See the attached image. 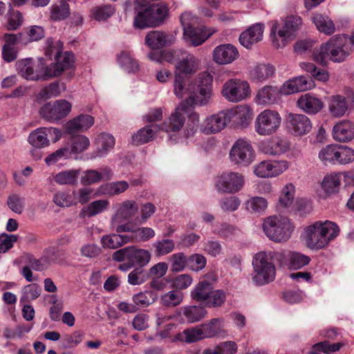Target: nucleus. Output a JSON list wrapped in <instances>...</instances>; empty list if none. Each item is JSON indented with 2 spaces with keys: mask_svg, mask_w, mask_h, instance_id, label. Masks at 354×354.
<instances>
[{
  "mask_svg": "<svg viewBox=\"0 0 354 354\" xmlns=\"http://www.w3.org/2000/svg\"><path fill=\"white\" fill-rule=\"evenodd\" d=\"M173 88L175 96L185 98L181 102H186L189 107L207 105L212 95V78L206 73L192 80L181 74H174Z\"/></svg>",
  "mask_w": 354,
  "mask_h": 354,
  "instance_id": "1",
  "label": "nucleus"
},
{
  "mask_svg": "<svg viewBox=\"0 0 354 354\" xmlns=\"http://www.w3.org/2000/svg\"><path fill=\"white\" fill-rule=\"evenodd\" d=\"M338 225L330 221H317L305 227L303 238L306 246L314 250L324 249L337 237Z\"/></svg>",
  "mask_w": 354,
  "mask_h": 354,
  "instance_id": "2",
  "label": "nucleus"
},
{
  "mask_svg": "<svg viewBox=\"0 0 354 354\" xmlns=\"http://www.w3.org/2000/svg\"><path fill=\"white\" fill-rule=\"evenodd\" d=\"M303 24L302 19L298 15H288L281 18V22H271L270 37L274 48L280 49L293 41Z\"/></svg>",
  "mask_w": 354,
  "mask_h": 354,
  "instance_id": "3",
  "label": "nucleus"
},
{
  "mask_svg": "<svg viewBox=\"0 0 354 354\" xmlns=\"http://www.w3.org/2000/svg\"><path fill=\"white\" fill-rule=\"evenodd\" d=\"M351 50L348 37L338 35L331 37L326 43L313 50L314 60L321 64H326L328 59L333 62H342L345 60Z\"/></svg>",
  "mask_w": 354,
  "mask_h": 354,
  "instance_id": "4",
  "label": "nucleus"
},
{
  "mask_svg": "<svg viewBox=\"0 0 354 354\" xmlns=\"http://www.w3.org/2000/svg\"><path fill=\"white\" fill-rule=\"evenodd\" d=\"M138 210L139 205L134 200H125L118 203L110 219L111 228L118 233L132 231L131 225Z\"/></svg>",
  "mask_w": 354,
  "mask_h": 354,
  "instance_id": "5",
  "label": "nucleus"
},
{
  "mask_svg": "<svg viewBox=\"0 0 354 354\" xmlns=\"http://www.w3.org/2000/svg\"><path fill=\"white\" fill-rule=\"evenodd\" d=\"M16 66L19 75L26 80L31 81L59 76L63 67L59 66L53 69L52 67L46 66L44 58L39 59V64L36 68H35L33 60L31 58L19 60Z\"/></svg>",
  "mask_w": 354,
  "mask_h": 354,
  "instance_id": "6",
  "label": "nucleus"
},
{
  "mask_svg": "<svg viewBox=\"0 0 354 354\" xmlns=\"http://www.w3.org/2000/svg\"><path fill=\"white\" fill-rule=\"evenodd\" d=\"M294 229L291 221L284 216H270L266 218L262 223L265 235L275 243L287 241L291 237Z\"/></svg>",
  "mask_w": 354,
  "mask_h": 354,
  "instance_id": "7",
  "label": "nucleus"
},
{
  "mask_svg": "<svg viewBox=\"0 0 354 354\" xmlns=\"http://www.w3.org/2000/svg\"><path fill=\"white\" fill-rule=\"evenodd\" d=\"M273 258L274 254L271 252L261 251L254 255L252 281L256 285L263 286L275 279L276 268Z\"/></svg>",
  "mask_w": 354,
  "mask_h": 354,
  "instance_id": "8",
  "label": "nucleus"
},
{
  "mask_svg": "<svg viewBox=\"0 0 354 354\" xmlns=\"http://www.w3.org/2000/svg\"><path fill=\"white\" fill-rule=\"evenodd\" d=\"M189 108L186 106V102H180L168 119L160 126V130L169 133L168 140L170 144L174 145L183 141L180 131L185 125Z\"/></svg>",
  "mask_w": 354,
  "mask_h": 354,
  "instance_id": "9",
  "label": "nucleus"
},
{
  "mask_svg": "<svg viewBox=\"0 0 354 354\" xmlns=\"http://www.w3.org/2000/svg\"><path fill=\"white\" fill-rule=\"evenodd\" d=\"M281 117L275 110L267 109L260 112L254 122L255 132L260 136H270L279 129Z\"/></svg>",
  "mask_w": 354,
  "mask_h": 354,
  "instance_id": "10",
  "label": "nucleus"
},
{
  "mask_svg": "<svg viewBox=\"0 0 354 354\" xmlns=\"http://www.w3.org/2000/svg\"><path fill=\"white\" fill-rule=\"evenodd\" d=\"M221 93L227 101L238 103L248 100L251 96L252 89L248 81L232 78L223 84Z\"/></svg>",
  "mask_w": 354,
  "mask_h": 354,
  "instance_id": "11",
  "label": "nucleus"
},
{
  "mask_svg": "<svg viewBox=\"0 0 354 354\" xmlns=\"http://www.w3.org/2000/svg\"><path fill=\"white\" fill-rule=\"evenodd\" d=\"M230 161L238 167H248L254 160L256 154L251 142L243 138L238 139L229 153Z\"/></svg>",
  "mask_w": 354,
  "mask_h": 354,
  "instance_id": "12",
  "label": "nucleus"
},
{
  "mask_svg": "<svg viewBox=\"0 0 354 354\" xmlns=\"http://www.w3.org/2000/svg\"><path fill=\"white\" fill-rule=\"evenodd\" d=\"M245 184V176L242 174L228 171L217 176L215 187L219 193L234 194L241 191Z\"/></svg>",
  "mask_w": 354,
  "mask_h": 354,
  "instance_id": "13",
  "label": "nucleus"
},
{
  "mask_svg": "<svg viewBox=\"0 0 354 354\" xmlns=\"http://www.w3.org/2000/svg\"><path fill=\"white\" fill-rule=\"evenodd\" d=\"M290 165L286 160H265L254 166L253 173L261 178H274L286 171Z\"/></svg>",
  "mask_w": 354,
  "mask_h": 354,
  "instance_id": "14",
  "label": "nucleus"
},
{
  "mask_svg": "<svg viewBox=\"0 0 354 354\" xmlns=\"http://www.w3.org/2000/svg\"><path fill=\"white\" fill-rule=\"evenodd\" d=\"M229 126L245 129L248 128L253 118V110L248 104L236 105L225 109Z\"/></svg>",
  "mask_w": 354,
  "mask_h": 354,
  "instance_id": "15",
  "label": "nucleus"
},
{
  "mask_svg": "<svg viewBox=\"0 0 354 354\" xmlns=\"http://www.w3.org/2000/svg\"><path fill=\"white\" fill-rule=\"evenodd\" d=\"M287 128L295 137H301L310 132L313 124L310 119L302 113H289L286 116Z\"/></svg>",
  "mask_w": 354,
  "mask_h": 354,
  "instance_id": "16",
  "label": "nucleus"
},
{
  "mask_svg": "<svg viewBox=\"0 0 354 354\" xmlns=\"http://www.w3.org/2000/svg\"><path fill=\"white\" fill-rule=\"evenodd\" d=\"M39 115L50 122H57L66 116V100H57L44 104L39 110Z\"/></svg>",
  "mask_w": 354,
  "mask_h": 354,
  "instance_id": "17",
  "label": "nucleus"
},
{
  "mask_svg": "<svg viewBox=\"0 0 354 354\" xmlns=\"http://www.w3.org/2000/svg\"><path fill=\"white\" fill-rule=\"evenodd\" d=\"M229 126L224 110L207 116L199 126L201 133L205 135L216 134Z\"/></svg>",
  "mask_w": 354,
  "mask_h": 354,
  "instance_id": "18",
  "label": "nucleus"
},
{
  "mask_svg": "<svg viewBox=\"0 0 354 354\" xmlns=\"http://www.w3.org/2000/svg\"><path fill=\"white\" fill-rule=\"evenodd\" d=\"M95 143L97 145L96 149L86 153L84 160H92L107 156L114 148L115 140L111 133L103 132L97 136Z\"/></svg>",
  "mask_w": 354,
  "mask_h": 354,
  "instance_id": "19",
  "label": "nucleus"
},
{
  "mask_svg": "<svg viewBox=\"0 0 354 354\" xmlns=\"http://www.w3.org/2000/svg\"><path fill=\"white\" fill-rule=\"evenodd\" d=\"M213 62L219 66L232 64L240 56L236 46L232 44H222L216 46L212 53Z\"/></svg>",
  "mask_w": 354,
  "mask_h": 354,
  "instance_id": "20",
  "label": "nucleus"
},
{
  "mask_svg": "<svg viewBox=\"0 0 354 354\" xmlns=\"http://www.w3.org/2000/svg\"><path fill=\"white\" fill-rule=\"evenodd\" d=\"M290 149L289 142L281 136H272L263 140L259 144V149L264 154L271 156H279Z\"/></svg>",
  "mask_w": 354,
  "mask_h": 354,
  "instance_id": "21",
  "label": "nucleus"
},
{
  "mask_svg": "<svg viewBox=\"0 0 354 354\" xmlns=\"http://www.w3.org/2000/svg\"><path fill=\"white\" fill-rule=\"evenodd\" d=\"M315 86V84L311 79L301 75L286 81L279 89L281 95H288L310 90Z\"/></svg>",
  "mask_w": 354,
  "mask_h": 354,
  "instance_id": "22",
  "label": "nucleus"
},
{
  "mask_svg": "<svg viewBox=\"0 0 354 354\" xmlns=\"http://www.w3.org/2000/svg\"><path fill=\"white\" fill-rule=\"evenodd\" d=\"M296 104L301 111L310 115L317 114L324 107L322 100L313 93L302 94L297 99Z\"/></svg>",
  "mask_w": 354,
  "mask_h": 354,
  "instance_id": "23",
  "label": "nucleus"
},
{
  "mask_svg": "<svg viewBox=\"0 0 354 354\" xmlns=\"http://www.w3.org/2000/svg\"><path fill=\"white\" fill-rule=\"evenodd\" d=\"M64 43L59 40L48 39L46 42L45 54L46 56H54L55 62L49 66L53 69L57 66H63L62 73L66 68V53L63 51Z\"/></svg>",
  "mask_w": 354,
  "mask_h": 354,
  "instance_id": "24",
  "label": "nucleus"
},
{
  "mask_svg": "<svg viewBox=\"0 0 354 354\" xmlns=\"http://www.w3.org/2000/svg\"><path fill=\"white\" fill-rule=\"evenodd\" d=\"M175 41L176 37L171 33L153 30L146 35L145 44L151 50H157L171 46Z\"/></svg>",
  "mask_w": 354,
  "mask_h": 354,
  "instance_id": "25",
  "label": "nucleus"
},
{
  "mask_svg": "<svg viewBox=\"0 0 354 354\" xmlns=\"http://www.w3.org/2000/svg\"><path fill=\"white\" fill-rule=\"evenodd\" d=\"M216 32V30L214 28L206 26L192 27L183 32V37L189 44L198 46L203 44Z\"/></svg>",
  "mask_w": 354,
  "mask_h": 354,
  "instance_id": "26",
  "label": "nucleus"
},
{
  "mask_svg": "<svg viewBox=\"0 0 354 354\" xmlns=\"http://www.w3.org/2000/svg\"><path fill=\"white\" fill-rule=\"evenodd\" d=\"M264 28L265 26L262 23L251 26L240 35L239 38L240 44L247 49H251L262 40Z\"/></svg>",
  "mask_w": 354,
  "mask_h": 354,
  "instance_id": "27",
  "label": "nucleus"
},
{
  "mask_svg": "<svg viewBox=\"0 0 354 354\" xmlns=\"http://www.w3.org/2000/svg\"><path fill=\"white\" fill-rule=\"evenodd\" d=\"M350 102L344 95H332L327 100L328 111L330 116L340 118L345 116L349 109Z\"/></svg>",
  "mask_w": 354,
  "mask_h": 354,
  "instance_id": "28",
  "label": "nucleus"
},
{
  "mask_svg": "<svg viewBox=\"0 0 354 354\" xmlns=\"http://www.w3.org/2000/svg\"><path fill=\"white\" fill-rule=\"evenodd\" d=\"M281 97L278 87L267 85L257 92L254 101L259 105H271L277 103Z\"/></svg>",
  "mask_w": 354,
  "mask_h": 354,
  "instance_id": "29",
  "label": "nucleus"
},
{
  "mask_svg": "<svg viewBox=\"0 0 354 354\" xmlns=\"http://www.w3.org/2000/svg\"><path fill=\"white\" fill-rule=\"evenodd\" d=\"M333 137L342 142L351 141L354 138V122L348 120L339 121L333 126Z\"/></svg>",
  "mask_w": 354,
  "mask_h": 354,
  "instance_id": "30",
  "label": "nucleus"
},
{
  "mask_svg": "<svg viewBox=\"0 0 354 354\" xmlns=\"http://www.w3.org/2000/svg\"><path fill=\"white\" fill-rule=\"evenodd\" d=\"M199 59L192 54H186L175 64L174 74H181L187 77L196 73L200 67Z\"/></svg>",
  "mask_w": 354,
  "mask_h": 354,
  "instance_id": "31",
  "label": "nucleus"
},
{
  "mask_svg": "<svg viewBox=\"0 0 354 354\" xmlns=\"http://www.w3.org/2000/svg\"><path fill=\"white\" fill-rule=\"evenodd\" d=\"M347 176L346 173H331L326 175L322 180L321 187L326 196L337 193L339 190L341 182Z\"/></svg>",
  "mask_w": 354,
  "mask_h": 354,
  "instance_id": "32",
  "label": "nucleus"
},
{
  "mask_svg": "<svg viewBox=\"0 0 354 354\" xmlns=\"http://www.w3.org/2000/svg\"><path fill=\"white\" fill-rule=\"evenodd\" d=\"M276 255L279 258H283L284 264L292 270L301 269L308 265L310 261V257L297 252H289L286 254L277 253Z\"/></svg>",
  "mask_w": 354,
  "mask_h": 354,
  "instance_id": "33",
  "label": "nucleus"
},
{
  "mask_svg": "<svg viewBox=\"0 0 354 354\" xmlns=\"http://www.w3.org/2000/svg\"><path fill=\"white\" fill-rule=\"evenodd\" d=\"M95 123L94 118L88 114H80L68 121V135L75 132H84Z\"/></svg>",
  "mask_w": 354,
  "mask_h": 354,
  "instance_id": "34",
  "label": "nucleus"
},
{
  "mask_svg": "<svg viewBox=\"0 0 354 354\" xmlns=\"http://www.w3.org/2000/svg\"><path fill=\"white\" fill-rule=\"evenodd\" d=\"M133 26L138 29L153 27L147 6L140 4L136 5L135 7Z\"/></svg>",
  "mask_w": 354,
  "mask_h": 354,
  "instance_id": "35",
  "label": "nucleus"
},
{
  "mask_svg": "<svg viewBox=\"0 0 354 354\" xmlns=\"http://www.w3.org/2000/svg\"><path fill=\"white\" fill-rule=\"evenodd\" d=\"M160 130L159 125H147L132 136V142L135 145H142L148 142L155 138L156 133Z\"/></svg>",
  "mask_w": 354,
  "mask_h": 354,
  "instance_id": "36",
  "label": "nucleus"
},
{
  "mask_svg": "<svg viewBox=\"0 0 354 354\" xmlns=\"http://www.w3.org/2000/svg\"><path fill=\"white\" fill-rule=\"evenodd\" d=\"M129 187V183L125 180L113 181L102 185L98 192L102 195L113 196L125 192Z\"/></svg>",
  "mask_w": 354,
  "mask_h": 354,
  "instance_id": "37",
  "label": "nucleus"
},
{
  "mask_svg": "<svg viewBox=\"0 0 354 354\" xmlns=\"http://www.w3.org/2000/svg\"><path fill=\"white\" fill-rule=\"evenodd\" d=\"M48 137V128L39 127L30 132L28 137V142L32 147L45 148L50 145Z\"/></svg>",
  "mask_w": 354,
  "mask_h": 354,
  "instance_id": "38",
  "label": "nucleus"
},
{
  "mask_svg": "<svg viewBox=\"0 0 354 354\" xmlns=\"http://www.w3.org/2000/svg\"><path fill=\"white\" fill-rule=\"evenodd\" d=\"M247 212L252 214H263L268 207V200L263 196H251L244 203Z\"/></svg>",
  "mask_w": 354,
  "mask_h": 354,
  "instance_id": "39",
  "label": "nucleus"
},
{
  "mask_svg": "<svg viewBox=\"0 0 354 354\" xmlns=\"http://www.w3.org/2000/svg\"><path fill=\"white\" fill-rule=\"evenodd\" d=\"M295 185L292 183H286L279 192L278 205L283 208L291 207L295 201Z\"/></svg>",
  "mask_w": 354,
  "mask_h": 354,
  "instance_id": "40",
  "label": "nucleus"
},
{
  "mask_svg": "<svg viewBox=\"0 0 354 354\" xmlns=\"http://www.w3.org/2000/svg\"><path fill=\"white\" fill-rule=\"evenodd\" d=\"M213 285L207 280L198 282L190 292L191 298L196 301L205 303L208 298Z\"/></svg>",
  "mask_w": 354,
  "mask_h": 354,
  "instance_id": "41",
  "label": "nucleus"
},
{
  "mask_svg": "<svg viewBox=\"0 0 354 354\" xmlns=\"http://www.w3.org/2000/svg\"><path fill=\"white\" fill-rule=\"evenodd\" d=\"M90 140L83 134H75L68 138V145L70 147V153L80 154L88 149L90 146Z\"/></svg>",
  "mask_w": 354,
  "mask_h": 354,
  "instance_id": "42",
  "label": "nucleus"
},
{
  "mask_svg": "<svg viewBox=\"0 0 354 354\" xmlns=\"http://www.w3.org/2000/svg\"><path fill=\"white\" fill-rule=\"evenodd\" d=\"M312 20L317 29L322 33L329 35L335 30L333 21L326 15L316 13Z\"/></svg>",
  "mask_w": 354,
  "mask_h": 354,
  "instance_id": "43",
  "label": "nucleus"
},
{
  "mask_svg": "<svg viewBox=\"0 0 354 354\" xmlns=\"http://www.w3.org/2000/svg\"><path fill=\"white\" fill-rule=\"evenodd\" d=\"M189 323L199 322L207 315L206 309L201 306H187L180 309Z\"/></svg>",
  "mask_w": 354,
  "mask_h": 354,
  "instance_id": "44",
  "label": "nucleus"
},
{
  "mask_svg": "<svg viewBox=\"0 0 354 354\" xmlns=\"http://www.w3.org/2000/svg\"><path fill=\"white\" fill-rule=\"evenodd\" d=\"M344 346L343 343H330L328 341H322L315 344L307 354H332L340 350Z\"/></svg>",
  "mask_w": 354,
  "mask_h": 354,
  "instance_id": "45",
  "label": "nucleus"
},
{
  "mask_svg": "<svg viewBox=\"0 0 354 354\" xmlns=\"http://www.w3.org/2000/svg\"><path fill=\"white\" fill-rule=\"evenodd\" d=\"M203 335L200 326L192 327L184 330L181 333L176 334L174 338L175 342H184L186 343H193L203 339Z\"/></svg>",
  "mask_w": 354,
  "mask_h": 354,
  "instance_id": "46",
  "label": "nucleus"
},
{
  "mask_svg": "<svg viewBox=\"0 0 354 354\" xmlns=\"http://www.w3.org/2000/svg\"><path fill=\"white\" fill-rule=\"evenodd\" d=\"M129 241V236L121 235L119 234H111L103 236L101 238V244L102 247L109 249L118 248Z\"/></svg>",
  "mask_w": 354,
  "mask_h": 354,
  "instance_id": "47",
  "label": "nucleus"
},
{
  "mask_svg": "<svg viewBox=\"0 0 354 354\" xmlns=\"http://www.w3.org/2000/svg\"><path fill=\"white\" fill-rule=\"evenodd\" d=\"M110 203L106 199H100L91 202L82 209V214L85 216L92 217L101 214L109 207Z\"/></svg>",
  "mask_w": 354,
  "mask_h": 354,
  "instance_id": "48",
  "label": "nucleus"
},
{
  "mask_svg": "<svg viewBox=\"0 0 354 354\" xmlns=\"http://www.w3.org/2000/svg\"><path fill=\"white\" fill-rule=\"evenodd\" d=\"M117 60L120 67L128 73H134L138 70V63L129 51H122L118 55Z\"/></svg>",
  "mask_w": 354,
  "mask_h": 354,
  "instance_id": "49",
  "label": "nucleus"
},
{
  "mask_svg": "<svg viewBox=\"0 0 354 354\" xmlns=\"http://www.w3.org/2000/svg\"><path fill=\"white\" fill-rule=\"evenodd\" d=\"M158 299L157 294L153 290H145L134 294L132 301L136 307H147L153 304Z\"/></svg>",
  "mask_w": 354,
  "mask_h": 354,
  "instance_id": "50",
  "label": "nucleus"
},
{
  "mask_svg": "<svg viewBox=\"0 0 354 354\" xmlns=\"http://www.w3.org/2000/svg\"><path fill=\"white\" fill-rule=\"evenodd\" d=\"M222 323L221 319L214 318L208 322L200 325L203 339L216 336L222 329Z\"/></svg>",
  "mask_w": 354,
  "mask_h": 354,
  "instance_id": "51",
  "label": "nucleus"
},
{
  "mask_svg": "<svg viewBox=\"0 0 354 354\" xmlns=\"http://www.w3.org/2000/svg\"><path fill=\"white\" fill-rule=\"evenodd\" d=\"M238 346L234 341H225L218 344L213 349L207 348L203 354H236Z\"/></svg>",
  "mask_w": 354,
  "mask_h": 354,
  "instance_id": "52",
  "label": "nucleus"
},
{
  "mask_svg": "<svg viewBox=\"0 0 354 354\" xmlns=\"http://www.w3.org/2000/svg\"><path fill=\"white\" fill-rule=\"evenodd\" d=\"M274 69L268 64H260L256 66L251 71V77L256 81L263 82L272 76Z\"/></svg>",
  "mask_w": 354,
  "mask_h": 354,
  "instance_id": "53",
  "label": "nucleus"
},
{
  "mask_svg": "<svg viewBox=\"0 0 354 354\" xmlns=\"http://www.w3.org/2000/svg\"><path fill=\"white\" fill-rule=\"evenodd\" d=\"M62 93L59 83L53 82L44 87L36 95V100L38 102L46 101L48 99L57 97Z\"/></svg>",
  "mask_w": 354,
  "mask_h": 354,
  "instance_id": "54",
  "label": "nucleus"
},
{
  "mask_svg": "<svg viewBox=\"0 0 354 354\" xmlns=\"http://www.w3.org/2000/svg\"><path fill=\"white\" fill-rule=\"evenodd\" d=\"M227 295L222 289H214V286L204 304L209 308H218L225 304Z\"/></svg>",
  "mask_w": 354,
  "mask_h": 354,
  "instance_id": "55",
  "label": "nucleus"
},
{
  "mask_svg": "<svg viewBox=\"0 0 354 354\" xmlns=\"http://www.w3.org/2000/svg\"><path fill=\"white\" fill-rule=\"evenodd\" d=\"M152 20L153 26H159L165 19L168 14V8L165 5H151L147 6Z\"/></svg>",
  "mask_w": 354,
  "mask_h": 354,
  "instance_id": "56",
  "label": "nucleus"
},
{
  "mask_svg": "<svg viewBox=\"0 0 354 354\" xmlns=\"http://www.w3.org/2000/svg\"><path fill=\"white\" fill-rule=\"evenodd\" d=\"M137 225H139V224L138 223H135V221L133 220V223L131 225L132 231L127 232L133 234V236L137 241L145 242L155 236V231L151 227H137Z\"/></svg>",
  "mask_w": 354,
  "mask_h": 354,
  "instance_id": "57",
  "label": "nucleus"
},
{
  "mask_svg": "<svg viewBox=\"0 0 354 354\" xmlns=\"http://www.w3.org/2000/svg\"><path fill=\"white\" fill-rule=\"evenodd\" d=\"M183 301V294L175 290H171L161 295L160 302L166 307H176Z\"/></svg>",
  "mask_w": 354,
  "mask_h": 354,
  "instance_id": "58",
  "label": "nucleus"
},
{
  "mask_svg": "<svg viewBox=\"0 0 354 354\" xmlns=\"http://www.w3.org/2000/svg\"><path fill=\"white\" fill-rule=\"evenodd\" d=\"M115 7L110 4L99 6L91 10L92 17L98 21H105L115 13Z\"/></svg>",
  "mask_w": 354,
  "mask_h": 354,
  "instance_id": "59",
  "label": "nucleus"
},
{
  "mask_svg": "<svg viewBox=\"0 0 354 354\" xmlns=\"http://www.w3.org/2000/svg\"><path fill=\"white\" fill-rule=\"evenodd\" d=\"M338 145H329L322 149L319 153V158L324 163L337 164Z\"/></svg>",
  "mask_w": 354,
  "mask_h": 354,
  "instance_id": "60",
  "label": "nucleus"
},
{
  "mask_svg": "<svg viewBox=\"0 0 354 354\" xmlns=\"http://www.w3.org/2000/svg\"><path fill=\"white\" fill-rule=\"evenodd\" d=\"M25 198L19 194L12 193L8 196L6 204L13 212L21 214L25 207Z\"/></svg>",
  "mask_w": 354,
  "mask_h": 354,
  "instance_id": "61",
  "label": "nucleus"
},
{
  "mask_svg": "<svg viewBox=\"0 0 354 354\" xmlns=\"http://www.w3.org/2000/svg\"><path fill=\"white\" fill-rule=\"evenodd\" d=\"M171 270L174 272L183 271L187 267L188 257L183 252H177L169 257Z\"/></svg>",
  "mask_w": 354,
  "mask_h": 354,
  "instance_id": "62",
  "label": "nucleus"
},
{
  "mask_svg": "<svg viewBox=\"0 0 354 354\" xmlns=\"http://www.w3.org/2000/svg\"><path fill=\"white\" fill-rule=\"evenodd\" d=\"M151 258V254L148 250L132 247L131 262L134 264L136 263L141 268L144 267L149 263Z\"/></svg>",
  "mask_w": 354,
  "mask_h": 354,
  "instance_id": "63",
  "label": "nucleus"
},
{
  "mask_svg": "<svg viewBox=\"0 0 354 354\" xmlns=\"http://www.w3.org/2000/svg\"><path fill=\"white\" fill-rule=\"evenodd\" d=\"M239 230L235 226L223 223L214 226L213 232L220 237L231 239L239 233Z\"/></svg>",
  "mask_w": 354,
  "mask_h": 354,
  "instance_id": "64",
  "label": "nucleus"
}]
</instances>
